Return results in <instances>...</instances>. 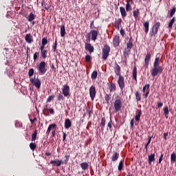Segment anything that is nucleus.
Wrapping results in <instances>:
<instances>
[{"mask_svg": "<svg viewBox=\"0 0 176 176\" xmlns=\"http://www.w3.org/2000/svg\"><path fill=\"white\" fill-rule=\"evenodd\" d=\"M37 69L38 71L39 75H45V74H46V72H47V68H46V62L41 61L37 65Z\"/></svg>", "mask_w": 176, "mask_h": 176, "instance_id": "f257e3e1", "label": "nucleus"}, {"mask_svg": "<svg viewBox=\"0 0 176 176\" xmlns=\"http://www.w3.org/2000/svg\"><path fill=\"white\" fill-rule=\"evenodd\" d=\"M133 48V38H130L129 41L126 43V49L124 50V57H127L129 56V53H130V51Z\"/></svg>", "mask_w": 176, "mask_h": 176, "instance_id": "f03ea898", "label": "nucleus"}, {"mask_svg": "<svg viewBox=\"0 0 176 176\" xmlns=\"http://www.w3.org/2000/svg\"><path fill=\"white\" fill-rule=\"evenodd\" d=\"M109 52H111V47L108 45H104L102 48V58L107 60L109 56Z\"/></svg>", "mask_w": 176, "mask_h": 176, "instance_id": "7ed1b4c3", "label": "nucleus"}, {"mask_svg": "<svg viewBox=\"0 0 176 176\" xmlns=\"http://www.w3.org/2000/svg\"><path fill=\"white\" fill-rule=\"evenodd\" d=\"M36 76H34V78H30V82L33 86H35L36 89H41V85L42 82H41V80L39 78H36Z\"/></svg>", "mask_w": 176, "mask_h": 176, "instance_id": "20e7f679", "label": "nucleus"}, {"mask_svg": "<svg viewBox=\"0 0 176 176\" xmlns=\"http://www.w3.org/2000/svg\"><path fill=\"white\" fill-rule=\"evenodd\" d=\"M96 94H97V91H96V87L92 85L89 88V96L91 101H94V98H96Z\"/></svg>", "mask_w": 176, "mask_h": 176, "instance_id": "39448f33", "label": "nucleus"}, {"mask_svg": "<svg viewBox=\"0 0 176 176\" xmlns=\"http://www.w3.org/2000/svg\"><path fill=\"white\" fill-rule=\"evenodd\" d=\"M114 108L116 112H119L122 109V100L120 99H117L114 102Z\"/></svg>", "mask_w": 176, "mask_h": 176, "instance_id": "423d86ee", "label": "nucleus"}, {"mask_svg": "<svg viewBox=\"0 0 176 176\" xmlns=\"http://www.w3.org/2000/svg\"><path fill=\"white\" fill-rule=\"evenodd\" d=\"M118 84L121 90L124 89V77H123V76H119Z\"/></svg>", "mask_w": 176, "mask_h": 176, "instance_id": "0eeeda50", "label": "nucleus"}, {"mask_svg": "<svg viewBox=\"0 0 176 176\" xmlns=\"http://www.w3.org/2000/svg\"><path fill=\"white\" fill-rule=\"evenodd\" d=\"M62 93L65 97H69V86H68V85L63 86V88L62 89Z\"/></svg>", "mask_w": 176, "mask_h": 176, "instance_id": "6e6552de", "label": "nucleus"}, {"mask_svg": "<svg viewBox=\"0 0 176 176\" xmlns=\"http://www.w3.org/2000/svg\"><path fill=\"white\" fill-rule=\"evenodd\" d=\"M163 72V65L155 66V75H160Z\"/></svg>", "mask_w": 176, "mask_h": 176, "instance_id": "1a4fd4ad", "label": "nucleus"}, {"mask_svg": "<svg viewBox=\"0 0 176 176\" xmlns=\"http://www.w3.org/2000/svg\"><path fill=\"white\" fill-rule=\"evenodd\" d=\"M89 34H91L92 41H97V36H98V29H97V30H91Z\"/></svg>", "mask_w": 176, "mask_h": 176, "instance_id": "9d476101", "label": "nucleus"}, {"mask_svg": "<svg viewBox=\"0 0 176 176\" xmlns=\"http://www.w3.org/2000/svg\"><path fill=\"white\" fill-rule=\"evenodd\" d=\"M119 36H115L113 38V45L114 47H118L119 46V44L120 43Z\"/></svg>", "mask_w": 176, "mask_h": 176, "instance_id": "9b49d317", "label": "nucleus"}, {"mask_svg": "<svg viewBox=\"0 0 176 176\" xmlns=\"http://www.w3.org/2000/svg\"><path fill=\"white\" fill-rule=\"evenodd\" d=\"M25 41L27 42V43H32V42H34V38L31 34H27L25 35Z\"/></svg>", "mask_w": 176, "mask_h": 176, "instance_id": "f8f14e48", "label": "nucleus"}, {"mask_svg": "<svg viewBox=\"0 0 176 176\" xmlns=\"http://www.w3.org/2000/svg\"><path fill=\"white\" fill-rule=\"evenodd\" d=\"M85 50H88L89 53H93V52H94V47H93L91 44L89 43H85Z\"/></svg>", "mask_w": 176, "mask_h": 176, "instance_id": "ddd939ff", "label": "nucleus"}, {"mask_svg": "<svg viewBox=\"0 0 176 176\" xmlns=\"http://www.w3.org/2000/svg\"><path fill=\"white\" fill-rule=\"evenodd\" d=\"M114 72L117 76H120V66L118 65V63H115Z\"/></svg>", "mask_w": 176, "mask_h": 176, "instance_id": "4468645a", "label": "nucleus"}, {"mask_svg": "<svg viewBox=\"0 0 176 176\" xmlns=\"http://www.w3.org/2000/svg\"><path fill=\"white\" fill-rule=\"evenodd\" d=\"M141 115H142V111L140 109H138L135 116V120L136 122H140V119H141Z\"/></svg>", "mask_w": 176, "mask_h": 176, "instance_id": "2eb2a0df", "label": "nucleus"}, {"mask_svg": "<svg viewBox=\"0 0 176 176\" xmlns=\"http://www.w3.org/2000/svg\"><path fill=\"white\" fill-rule=\"evenodd\" d=\"M176 12V8L175 6H173V8L168 12V17L169 19H171V17H173L174 14H175Z\"/></svg>", "mask_w": 176, "mask_h": 176, "instance_id": "dca6fc26", "label": "nucleus"}, {"mask_svg": "<svg viewBox=\"0 0 176 176\" xmlns=\"http://www.w3.org/2000/svg\"><path fill=\"white\" fill-rule=\"evenodd\" d=\"M160 64H162V56L160 57L158 54H157L155 59V67L160 65Z\"/></svg>", "mask_w": 176, "mask_h": 176, "instance_id": "f3484780", "label": "nucleus"}, {"mask_svg": "<svg viewBox=\"0 0 176 176\" xmlns=\"http://www.w3.org/2000/svg\"><path fill=\"white\" fill-rule=\"evenodd\" d=\"M120 24H122V19H116L114 26L116 30H120Z\"/></svg>", "mask_w": 176, "mask_h": 176, "instance_id": "a211bd4d", "label": "nucleus"}, {"mask_svg": "<svg viewBox=\"0 0 176 176\" xmlns=\"http://www.w3.org/2000/svg\"><path fill=\"white\" fill-rule=\"evenodd\" d=\"M132 78L137 82V66H134L132 72Z\"/></svg>", "mask_w": 176, "mask_h": 176, "instance_id": "6ab92c4d", "label": "nucleus"}, {"mask_svg": "<svg viewBox=\"0 0 176 176\" xmlns=\"http://www.w3.org/2000/svg\"><path fill=\"white\" fill-rule=\"evenodd\" d=\"M71 126H72V123L71 122V120H69V118H67L65 120V129L68 130V129H69V127H71Z\"/></svg>", "mask_w": 176, "mask_h": 176, "instance_id": "aec40b11", "label": "nucleus"}, {"mask_svg": "<svg viewBox=\"0 0 176 176\" xmlns=\"http://www.w3.org/2000/svg\"><path fill=\"white\" fill-rule=\"evenodd\" d=\"M108 87L111 92L115 91V90H116V85L115 84V82H111L110 84H109Z\"/></svg>", "mask_w": 176, "mask_h": 176, "instance_id": "412c9836", "label": "nucleus"}, {"mask_svg": "<svg viewBox=\"0 0 176 176\" xmlns=\"http://www.w3.org/2000/svg\"><path fill=\"white\" fill-rule=\"evenodd\" d=\"M56 127H57V125L56 124H51L49 125L47 130L46 131V134H47V135H49V134H50V131H52V129H56Z\"/></svg>", "mask_w": 176, "mask_h": 176, "instance_id": "4be33fe9", "label": "nucleus"}, {"mask_svg": "<svg viewBox=\"0 0 176 176\" xmlns=\"http://www.w3.org/2000/svg\"><path fill=\"white\" fill-rule=\"evenodd\" d=\"M149 60H151V54H147L144 59V67H148V65H149Z\"/></svg>", "mask_w": 176, "mask_h": 176, "instance_id": "5701e85b", "label": "nucleus"}, {"mask_svg": "<svg viewBox=\"0 0 176 176\" xmlns=\"http://www.w3.org/2000/svg\"><path fill=\"white\" fill-rule=\"evenodd\" d=\"M50 164H53V166L56 167H60V160H51V162H50Z\"/></svg>", "mask_w": 176, "mask_h": 176, "instance_id": "b1692460", "label": "nucleus"}, {"mask_svg": "<svg viewBox=\"0 0 176 176\" xmlns=\"http://www.w3.org/2000/svg\"><path fill=\"white\" fill-rule=\"evenodd\" d=\"M65 34H67L65 32V25H62L60 26V36L64 38V36H65Z\"/></svg>", "mask_w": 176, "mask_h": 176, "instance_id": "393cba45", "label": "nucleus"}, {"mask_svg": "<svg viewBox=\"0 0 176 176\" xmlns=\"http://www.w3.org/2000/svg\"><path fill=\"white\" fill-rule=\"evenodd\" d=\"M124 168V160H121L118 164V171H122Z\"/></svg>", "mask_w": 176, "mask_h": 176, "instance_id": "a878e982", "label": "nucleus"}, {"mask_svg": "<svg viewBox=\"0 0 176 176\" xmlns=\"http://www.w3.org/2000/svg\"><path fill=\"white\" fill-rule=\"evenodd\" d=\"M174 23H175V17H173L169 22L168 28L169 31H171L173 28V25H174Z\"/></svg>", "mask_w": 176, "mask_h": 176, "instance_id": "bb28decb", "label": "nucleus"}, {"mask_svg": "<svg viewBox=\"0 0 176 176\" xmlns=\"http://www.w3.org/2000/svg\"><path fill=\"white\" fill-rule=\"evenodd\" d=\"M120 10L122 18H124L127 16V13H126V9H124V7H120Z\"/></svg>", "mask_w": 176, "mask_h": 176, "instance_id": "cd10ccee", "label": "nucleus"}, {"mask_svg": "<svg viewBox=\"0 0 176 176\" xmlns=\"http://www.w3.org/2000/svg\"><path fill=\"white\" fill-rule=\"evenodd\" d=\"M105 117H102L101 118V122H100V127H101V130H102V131H104V128L105 127Z\"/></svg>", "mask_w": 176, "mask_h": 176, "instance_id": "c85d7f7f", "label": "nucleus"}, {"mask_svg": "<svg viewBox=\"0 0 176 176\" xmlns=\"http://www.w3.org/2000/svg\"><path fill=\"white\" fill-rule=\"evenodd\" d=\"M119 159V153H114L111 157V161L112 162H116Z\"/></svg>", "mask_w": 176, "mask_h": 176, "instance_id": "c756f323", "label": "nucleus"}, {"mask_svg": "<svg viewBox=\"0 0 176 176\" xmlns=\"http://www.w3.org/2000/svg\"><path fill=\"white\" fill-rule=\"evenodd\" d=\"M82 170H89V164L87 162H82L80 164Z\"/></svg>", "mask_w": 176, "mask_h": 176, "instance_id": "7c9ffc66", "label": "nucleus"}, {"mask_svg": "<svg viewBox=\"0 0 176 176\" xmlns=\"http://www.w3.org/2000/svg\"><path fill=\"white\" fill-rule=\"evenodd\" d=\"M35 17H36V16H35L33 12H31L28 17V20L30 22L34 21V20H35Z\"/></svg>", "mask_w": 176, "mask_h": 176, "instance_id": "2f4dec72", "label": "nucleus"}, {"mask_svg": "<svg viewBox=\"0 0 176 176\" xmlns=\"http://www.w3.org/2000/svg\"><path fill=\"white\" fill-rule=\"evenodd\" d=\"M143 25L145 28V32L146 34H148V32H149V22L148 21H146L143 23Z\"/></svg>", "mask_w": 176, "mask_h": 176, "instance_id": "473e14b6", "label": "nucleus"}, {"mask_svg": "<svg viewBox=\"0 0 176 176\" xmlns=\"http://www.w3.org/2000/svg\"><path fill=\"white\" fill-rule=\"evenodd\" d=\"M41 58H43L44 60L47 58V50H45L43 51H41Z\"/></svg>", "mask_w": 176, "mask_h": 176, "instance_id": "72a5a7b5", "label": "nucleus"}, {"mask_svg": "<svg viewBox=\"0 0 176 176\" xmlns=\"http://www.w3.org/2000/svg\"><path fill=\"white\" fill-rule=\"evenodd\" d=\"M152 162H155V153L148 155V163L152 164Z\"/></svg>", "mask_w": 176, "mask_h": 176, "instance_id": "f704fd0d", "label": "nucleus"}, {"mask_svg": "<svg viewBox=\"0 0 176 176\" xmlns=\"http://www.w3.org/2000/svg\"><path fill=\"white\" fill-rule=\"evenodd\" d=\"M33 60L35 61H38L39 60V52H36L33 54Z\"/></svg>", "mask_w": 176, "mask_h": 176, "instance_id": "c9c22d12", "label": "nucleus"}, {"mask_svg": "<svg viewBox=\"0 0 176 176\" xmlns=\"http://www.w3.org/2000/svg\"><path fill=\"white\" fill-rule=\"evenodd\" d=\"M38 135V131L35 130L34 133L32 134V141H36V137Z\"/></svg>", "mask_w": 176, "mask_h": 176, "instance_id": "e433bc0d", "label": "nucleus"}, {"mask_svg": "<svg viewBox=\"0 0 176 176\" xmlns=\"http://www.w3.org/2000/svg\"><path fill=\"white\" fill-rule=\"evenodd\" d=\"M138 16H140V10L137 9L133 11V17L137 20V19H138Z\"/></svg>", "mask_w": 176, "mask_h": 176, "instance_id": "4c0bfd02", "label": "nucleus"}, {"mask_svg": "<svg viewBox=\"0 0 176 176\" xmlns=\"http://www.w3.org/2000/svg\"><path fill=\"white\" fill-rule=\"evenodd\" d=\"M98 75V72H97V70H94L91 75V79H97Z\"/></svg>", "mask_w": 176, "mask_h": 176, "instance_id": "58836bf2", "label": "nucleus"}, {"mask_svg": "<svg viewBox=\"0 0 176 176\" xmlns=\"http://www.w3.org/2000/svg\"><path fill=\"white\" fill-rule=\"evenodd\" d=\"M34 68H31L29 69V72H28V76L30 78V80L32 78V76H34Z\"/></svg>", "mask_w": 176, "mask_h": 176, "instance_id": "ea45409f", "label": "nucleus"}, {"mask_svg": "<svg viewBox=\"0 0 176 176\" xmlns=\"http://www.w3.org/2000/svg\"><path fill=\"white\" fill-rule=\"evenodd\" d=\"M136 101H141V94L138 91L135 92Z\"/></svg>", "mask_w": 176, "mask_h": 176, "instance_id": "a19ab883", "label": "nucleus"}, {"mask_svg": "<svg viewBox=\"0 0 176 176\" xmlns=\"http://www.w3.org/2000/svg\"><path fill=\"white\" fill-rule=\"evenodd\" d=\"M170 161L171 163H174L175 162H176V155L175 153H173L170 155Z\"/></svg>", "mask_w": 176, "mask_h": 176, "instance_id": "79ce46f5", "label": "nucleus"}, {"mask_svg": "<svg viewBox=\"0 0 176 176\" xmlns=\"http://www.w3.org/2000/svg\"><path fill=\"white\" fill-rule=\"evenodd\" d=\"M29 146L32 151H35V149L36 148V144L31 142Z\"/></svg>", "mask_w": 176, "mask_h": 176, "instance_id": "37998d69", "label": "nucleus"}, {"mask_svg": "<svg viewBox=\"0 0 176 176\" xmlns=\"http://www.w3.org/2000/svg\"><path fill=\"white\" fill-rule=\"evenodd\" d=\"M57 97H58L57 98L58 101H64L65 100V98H64L62 94H59L57 96Z\"/></svg>", "mask_w": 176, "mask_h": 176, "instance_id": "c03bdc74", "label": "nucleus"}, {"mask_svg": "<svg viewBox=\"0 0 176 176\" xmlns=\"http://www.w3.org/2000/svg\"><path fill=\"white\" fill-rule=\"evenodd\" d=\"M52 49H53L54 53H56V52H57V38L55 39V42L52 46Z\"/></svg>", "mask_w": 176, "mask_h": 176, "instance_id": "a18cd8bd", "label": "nucleus"}, {"mask_svg": "<svg viewBox=\"0 0 176 176\" xmlns=\"http://www.w3.org/2000/svg\"><path fill=\"white\" fill-rule=\"evenodd\" d=\"M85 63H90V61H91V56L89 54H87L85 56Z\"/></svg>", "mask_w": 176, "mask_h": 176, "instance_id": "49530a36", "label": "nucleus"}, {"mask_svg": "<svg viewBox=\"0 0 176 176\" xmlns=\"http://www.w3.org/2000/svg\"><path fill=\"white\" fill-rule=\"evenodd\" d=\"M168 113H170V111H168V107L166 106L164 108V115L165 116H167Z\"/></svg>", "mask_w": 176, "mask_h": 176, "instance_id": "de8ad7c7", "label": "nucleus"}, {"mask_svg": "<svg viewBox=\"0 0 176 176\" xmlns=\"http://www.w3.org/2000/svg\"><path fill=\"white\" fill-rule=\"evenodd\" d=\"M105 101L107 104H109V100H111V95L109 96L108 94H106L104 96Z\"/></svg>", "mask_w": 176, "mask_h": 176, "instance_id": "09e8293b", "label": "nucleus"}, {"mask_svg": "<svg viewBox=\"0 0 176 176\" xmlns=\"http://www.w3.org/2000/svg\"><path fill=\"white\" fill-rule=\"evenodd\" d=\"M126 12H130V10H131V6L129 1H127L126 4Z\"/></svg>", "mask_w": 176, "mask_h": 176, "instance_id": "8fccbe9b", "label": "nucleus"}, {"mask_svg": "<svg viewBox=\"0 0 176 176\" xmlns=\"http://www.w3.org/2000/svg\"><path fill=\"white\" fill-rule=\"evenodd\" d=\"M90 37H91V35H90V33H88L86 36H85V38H86V43H89L90 42Z\"/></svg>", "mask_w": 176, "mask_h": 176, "instance_id": "3c124183", "label": "nucleus"}, {"mask_svg": "<svg viewBox=\"0 0 176 176\" xmlns=\"http://www.w3.org/2000/svg\"><path fill=\"white\" fill-rule=\"evenodd\" d=\"M65 164H68V162H69V155H65Z\"/></svg>", "mask_w": 176, "mask_h": 176, "instance_id": "603ef678", "label": "nucleus"}, {"mask_svg": "<svg viewBox=\"0 0 176 176\" xmlns=\"http://www.w3.org/2000/svg\"><path fill=\"white\" fill-rule=\"evenodd\" d=\"M54 97H56L54 95L50 96L47 99V102H50L52 100H54Z\"/></svg>", "mask_w": 176, "mask_h": 176, "instance_id": "864d4df0", "label": "nucleus"}, {"mask_svg": "<svg viewBox=\"0 0 176 176\" xmlns=\"http://www.w3.org/2000/svg\"><path fill=\"white\" fill-rule=\"evenodd\" d=\"M150 87H151V85L149 84L144 85L143 87V89H142L143 93H145V91H146V89L148 90V89H149Z\"/></svg>", "mask_w": 176, "mask_h": 176, "instance_id": "5fc2aeb1", "label": "nucleus"}, {"mask_svg": "<svg viewBox=\"0 0 176 176\" xmlns=\"http://www.w3.org/2000/svg\"><path fill=\"white\" fill-rule=\"evenodd\" d=\"M41 45H47V38H43L41 41Z\"/></svg>", "mask_w": 176, "mask_h": 176, "instance_id": "6e6d98bb", "label": "nucleus"}, {"mask_svg": "<svg viewBox=\"0 0 176 176\" xmlns=\"http://www.w3.org/2000/svg\"><path fill=\"white\" fill-rule=\"evenodd\" d=\"M15 126L16 127H23V124L21 122H20L19 121H16Z\"/></svg>", "mask_w": 176, "mask_h": 176, "instance_id": "4d7b16f0", "label": "nucleus"}, {"mask_svg": "<svg viewBox=\"0 0 176 176\" xmlns=\"http://www.w3.org/2000/svg\"><path fill=\"white\" fill-rule=\"evenodd\" d=\"M107 126L109 127L110 131H112V120L107 124Z\"/></svg>", "mask_w": 176, "mask_h": 176, "instance_id": "13d9d810", "label": "nucleus"}, {"mask_svg": "<svg viewBox=\"0 0 176 176\" xmlns=\"http://www.w3.org/2000/svg\"><path fill=\"white\" fill-rule=\"evenodd\" d=\"M29 119H30L31 123H34V122H36V118H34V119H32V118H31V115H29Z\"/></svg>", "mask_w": 176, "mask_h": 176, "instance_id": "bf43d9fd", "label": "nucleus"}, {"mask_svg": "<svg viewBox=\"0 0 176 176\" xmlns=\"http://www.w3.org/2000/svg\"><path fill=\"white\" fill-rule=\"evenodd\" d=\"M155 25H156V27H157V28H155V34H156V32H157V30H158L159 27H160V22L156 23H155Z\"/></svg>", "mask_w": 176, "mask_h": 176, "instance_id": "052dcab7", "label": "nucleus"}, {"mask_svg": "<svg viewBox=\"0 0 176 176\" xmlns=\"http://www.w3.org/2000/svg\"><path fill=\"white\" fill-rule=\"evenodd\" d=\"M131 129L134 127V118H133L130 122Z\"/></svg>", "mask_w": 176, "mask_h": 176, "instance_id": "680f3d73", "label": "nucleus"}, {"mask_svg": "<svg viewBox=\"0 0 176 176\" xmlns=\"http://www.w3.org/2000/svg\"><path fill=\"white\" fill-rule=\"evenodd\" d=\"M157 108H162L163 107V102H157Z\"/></svg>", "mask_w": 176, "mask_h": 176, "instance_id": "e2e57ef3", "label": "nucleus"}, {"mask_svg": "<svg viewBox=\"0 0 176 176\" xmlns=\"http://www.w3.org/2000/svg\"><path fill=\"white\" fill-rule=\"evenodd\" d=\"M63 142H65V140L67 139V133H65V132H63Z\"/></svg>", "mask_w": 176, "mask_h": 176, "instance_id": "0e129e2a", "label": "nucleus"}, {"mask_svg": "<svg viewBox=\"0 0 176 176\" xmlns=\"http://www.w3.org/2000/svg\"><path fill=\"white\" fill-rule=\"evenodd\" d=\"M48 111L50 115H54V109H50Z\"/></svg>", "mask_w": 176, "mask_h": 176, "instance_id": "69168bd1", "label": "nucleus"}, {"mask_svg": "<svg viewBox=\"0 0 176 176\" xmlns=\"http://www.w3.org/2000/svg\"><path fill=\"white\" fill-rule=\"evenodd\" d=\"M44 111H49V104H45L43 107Z\"/></svg>", "mask_w": 176, "mask_h": 176, "instance_id": "338daca9", "label": "nucleus"}, {"mask_svg": "<svg viewBox=\"0 0 176 176\" xmlns=\"http://www.w3.org/2000/svg\"><path fill=\"white\" fill-rule=\"evenodd\" d=\"M120 34L122 35V36H124V30L121 29L120 30Z\"/></svg>", "mask_w": 176, "mask_h": 176, "instance_id": "774afa93", "label": "nucleus"}]
</instances>
